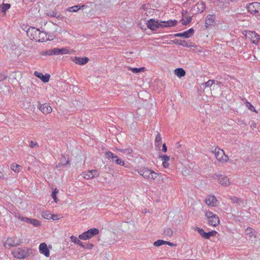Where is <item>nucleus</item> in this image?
I'll list each match as a JSON object with an SVG mask.
<instances>
[{"mask_svg":"<svg viewBox=\"0 0 260 260\" xmlns=\"http://www.w3.org/2000/svg\"><path fill=\"white\" fill-rule=\"evenodd\" d=\"M27 35L30 40L38 42H43L47 40L46 34L35 27H30L28 29Z\"/></svg>","mask_w":260,"mask_h":260,"instance_id":"nucleus-1","label":"nucleus"},{"mask_svg":"<svg viewBox=\"0 0 260 260\" xmlns=\"http://www.w3.org/2000/svg\"><path fill=\"white\" fill-rule=\"evenodd\" d=\"M31 249L26 248H17L12 251V254L14 257L17 258H24L27 257L30 252Z\"/></svg>","mask_w":260,"mask_h":260,"instance_id":"nucleus-2","label":"nucleus"},{"mask_svg":"<svg viewBox=\"0 0 260 260\" xmlns=\"http://www.w3.org/2000/svg\"><path fill=\"white\" fill-rule=\"evenodd\" d=\"M246 39L254 44L257 45L260 41V36L255 31L244 30L242 32Z\"/></svg>","mask_w":260,"mask_h":260,"instance_id":"nucleus-3","label":"nucleus"},{"mask_svg":"<svg viewBox=\"0 0 260 260\" xmlns=\"http://www.w3.org/2000/svg\"><path fill=\"white\" fill-rule=\"evenodd\" d=\"M217 161L220 162H225L229 160V157L225 154L224 151L218 147H216L212 151Z\"/></svg>","mask_w":260,"mask_h":260,"instance_id":"nucleus-4","label":"nucleus"},{"mask_svg":"<svg viewBox=\"0 0 260 260\" xmlns=\"http://www.w3.org/2000/svg\"><path fill=\"white\" fill-rule=\"evenodd\" d=\"M247 9L249 13L255 16L260 15V3L253 2L248 5Z\"/></svg>","mask_w":260,"mask_h":260,"instance_id":"nucleus-5","label":"nucleus"},{"mask_svg":"<svg viewBox=\"0 0 260 260\" xmlns=\"http://www.w3.org/2000/svg\"><path fill=\"white\" fill-rule=\"evenodd\" d=\"M99 233V230L96 228H92L89 229L86 232H85L81 235L79 236V238L83 240H86L89 239L93 237L94 236L98 235Z\"/></svg>","mask_w":260,"mask_h":260,"instance_id":"nucleus-6","label":"nucleus"},{"mask_svg":"<svg viewBox=\"0 0 260 260\" xmlns=\"http://www.w3.org/2000/svg\"><path fill=\"white\" fill-rule=\"evenodd\" d=\"M147 26L148 28L152 30H156L159 28H161L160 21L154 19H150L147 22Z\"/></svg>","mask_w":260,"mask_h":260,"instance_id":"nucleus-7","label":"nucleus"},{"mask_svg":"<svg viewBox=\"0 0 260 260\" xmlns=\"http://www.w3.org/2000/svg\"><path fill=\"white\" fill-rule=\"evenodd\" d=\"M22 243L21 240L16 237L8 238L5 242V246L14 247L20 245Z\"/></svg>","mask_w":260,"mask_h":260,"instance_id":"nucleus-8","label":"nucleus"},{"mask_svg":"<svg viewBox=\"0 0 260 260\" xmlns=\"http://www.w3.org/2000/svg\"><path fill=\"white\" fill-rule=\"evenodd\" d=\"M38 109L44 114L47 115L52 112V108L48 103H44L38 105Z\"/></svg>","mask_w":260,"mask_h":260,"instance_id":"nucleus-9","label":"nucleus"},{"mask_svg":"<svg viewBox=\"0 0 260 260\" xmlns=\"http://www.w3.org/2000/svg\"><path fill=\"white\" fill-rule=\"evenodd\" d=\"M182 16L181 22L183 25H186L189 24L192 20L191 17L187 11H183Z\"/></svg>","mask_w":260,"mask_h":260,"instance_id":"nucleus-10","label":"nucleus"},{"mask_svg":"<svg viewBox=\"0 0 260 260\" xmlns=\"http://www.w3.org/2000/svg\"><path fill=\"white\" fill-rule=\"evenodd\" d=\"M53 53L54 55L67 54L72 53V51L68 48H62L60 49L54 48H53Z\"/></svg>","mask_w":260,"mask_h":260,"instance_id":"nucleus-11","label":"nucleus"},{"mask_svg":"<svg viewBox=\"0 0 260 260\" xmlns=\"http://www.w3.org/2000/svg\"><path fill=\"white\" fill-rule=\"evenodd\" d=\"M206 204L211 207H215L217 205V200L214 196H208L205 199Z\"/></svg>","mask_w":260,"mask_h":260,"instance_id":"nucleus-12","label":"nucleus"},{"mask_svg":"<svg viewBox=\"0 0 260 260\" xmlns=\"http://www.w3.org/2000/svg\"><path fill=\"white\" fill-rule=\"evenodd\" d=\"M178 21L176 20L170 19L168 21H160L161 28L170 27L176 25Z\"/></svg>","mask_w":260,"mask_h":260,"instance_id":"nucleus-13","label":"nucleus"},{"mask_svg":"<svg viewBox=\"0 0 260 260\" xmlns=\"http://www.w3.org/2000/svg\"><path fill=\"white\" fill-rule=\"evenodd\" d=\"M34 75L36 77L40 79L44 83L48 82L50 78V75L49 74H46L44 75L43 73L38 71H35L34 72Z\"/></svg>","mask_w":260,"mask_h":260,"instance_id":"nucleus-14","label":"nucleus"},{"mask_svg":"<svg viewBox=\"0 0 260 260\" xmlns=\"http://www.w3.org/2000/svg\"><path fill=\"white\" fill-rule=\"evenodd\" d=\"M194 30L193 28H190L187 31H185L183 32H179L176 34L175 35V37H182L184 38H190L193 34Z\"/></svg>","mask_w":260,"mask_h":260,"instance_id":"nucleus-15","label":"nucleus"},{"mask_svg":"<svg viewBox=\"0 0 260 260\" xmlns=\"http://www.w3.org/2000/svg\"><path fill=\"white\" fill-rule=\"evenodd\" d=\"M40 252L46 257H49L50 255V252L47 247V245L45 243H42L39 245Z\"/></svg>","mask_w":260,"mask_h":260,"instance_id":"nucleus-16","label":"nucleus"},{"mask_svg":"<svg viewBox=\"0 0 260 260\" xmlns=\"http://www.w3.org/2000/svg\"><path fill=\"white\" fill-rule=\"evenodd\" d=\"M98 175V171L96 170H91L90 171H88L86 173H84L83 177L85 179H89L93 178V177L97 176Z\"/></svg>","mask_w":260,"mask_h":260,"instance_id":"nucleus-17","label":"nucleus"},{"mask_svg":"<svg viewBox=\"0 0 260 260\" xmlns=\"http://www.w3.org/2000/svg\"><path fill=\"white\" fill-rule=\"evenodd\" d=\"M72 60L76 64L80 65H84L88 62V61H89V59L87 57H75Z\"/></svg>","mask_w":260,"mask_h":260,"instance_id":"nucleus-18","label":"nucleus"},{"mask_svg":"<svg viewBox=\"0 0 260 260\" xmlns=\"http://www.w3.org/2000/svg\"><path fill=\"white\" fill-rule=\"evenodd\" d=\"M215 15H208L205 20V26L206 27L213 24L215 21Z\"/></svg>","mask_w":260,"mask_h":260,"instance_id":"nucleus-19","label":"nucleus"},{"mask_svg":"<svg viewBox=\"0 0 260 260\" xmlns=\"http://www.w3.org/2000/svg\"><path fill=\"white\" fill-rule=\"evenodd\" d=\"M151 170L144 168L141 169L138 173L142 175L144 178L149 179L151 175Z\"/></svg>","mask_w":260,"mask_h":260,"instance_id":"nucleus-20","label":"nucleus"},{"mask_svg":"<svg viewBox=\"0 0 260 260\" xmlns=\"http://www.w3.org/2000/svg\"><path fill=\"white\" fill-rule=\"evenodd\" d=\"M208 223L212 226H216L219 223V219L218 217L216 215H215L212 218L209 219Z\"/></svg>","mask_w":260,"mask_h":260,"instance_id":"nucleus-21","label":"nucleus"},{"mask_svg":"<svg viewBox=\"0 0 260 260\" xmlns=\"http://www.w3.org/2000/svg\"><path fill=\"white\" fill-rule=\"evenodd\" d=\"M219 182L222 185L228 186L230 184L229 178L227 177L224 176H220L219 177Z\"/></svg>","mask_w":260,"mask_h":260,"instance_id":"nucleus-22","label":"nucleus"},{"mask_svg":"<svg viewBox=\"0 0 260 260\" xmlns=\"http://www.w3.org/2000/svg\"><path fill=\"white\" fill-rule=\"evenodd\" d=\"M105 156L109 159L112 158L113 160H115L116 161H117V162H118L119 161H121L120 159L118 158L117 156L114 155L112 152L110 151L106 152ZM120 162H122L120 161Z\"/></svg>","mask_w":260,"mask_h":260,"instance_id":"nucleus-23","label":"nucleus"},{"mask_svg":"<svg viewBox=\"0 0 260 260\" xmlns=\"http://www.w3.org/2000/svg\"><path fill=\"white\" fill-rule=\"evenodd\" d=\"M175 74L179 78H181L185 75V71L182 68H178L174 71Z\"/></svg>","mask_w":260,"mask_h":260,"instance_id":"nucleus-24","label":"nucleus"},{"mask_svg":"<svg viewBox=\"0 0 260 260\" xmlns=\"http://www.w3.org/2000/svg\"><path fill=\"white\" fill-rule=\"evenodd\" d=\"M42 217L46 219H52L53 220H58V218H54L52 217V216L49 212L47 211H44L42 212Z\"/></svg>","mask_w":260,"mask_h":260,"instance_id":"nucleus-25","label":"nucleus"},{"mask_svg":"<svg viewBox=\"0 0 260 260\" xmlns=\"http://www.w3.org/2000/svg\"><path fill=\"white\" fill-rule=\"evenodd\" d=\"M85 5H82L81 6H74L71 7H69L67 10V11L70 12H76L79 10L81 9H83V8L85 7Z\"/></svg>","mask_w":260,"mask_h":260,"instance_id":"nucleus-26","label":"nucleus"},{"mask_svg":"<svg viewBox=\"0 0 260 260\" xmlns=\"http://www.w3.org/2000/svg\"><path fill=\"white\" fill-rule=\"evenodd\" d=\"M196 7L198 13H201L205 10V5L203 2L198 3Z\"/></svg>","mask_w":260,"mask_h":260,"instance_id":"nucleus-27","label":"nucleus"},{"mask_svg":"<svg viewBox=\"0 0 260 260\" xmlns=\"http://www.w3.org/2000/svg\"><path fill=\"white\" fill-rule=\"evenodd\" d=\"M11 169L15 172H19L22 170V167L18 164H12Z\"/></svg>","mask_w":260,"mask_h":260,"instance_id":"nucleus-28","label":"nucleus"},{"mask_svg":"<svg viewBox=\"0 0 260 260\" xmlns=\"http://www.w3.org/2000/svg\"><path fill=\"white\" fill-rule=\"evenodd\" d=\"M255 231L251 228H248L245 230V234L250 238L255 235Z\"/></svg>","mask_w":260,"mask_h":260,"instance_id":"nucleus-29","label":"nucleus"},{"mask_svg":"<svg viewBox=\"0 0 260 260\" xmlns=\"http://www.w3.org/2000/svg\"><path fill=\"white\" fill-rule=\"evenodd\" d=\"M71 240L72 242L78 244L83 247H84V246L82 244V243L75 236H72L71 237Z\"/></svg>","mask_w":260,"mask_h":260,"instance_id":"nucleus-30","label":"nucleus"},{"mask_svg":"<svg viewBox=\"0 0 260 260\" xmlns=\"http://www.w3.org/2000/svg\"><path fill=\"white\" fill-rule=\"evenodd\" d=\"M245 104L246 107H247L250 111L254 112L256 113H258V111L255 110L254 106L250 102L246 101Z\"/></svg>","mask_w":260,"mask_h":260,"instance_id":"nucleus-31","label":"nucleus"},{"mask_svg":"<svg viewBox=\"0 0 260 260\" xmlns=\"http://www.w3.org/2000/svg\"><path fill=\"white\" fill-rule=\"evenodd\" d=\"M129 70L131 71L134 73H138L139 72H143L145 71V67H142L140 68H129Z\"/></svg>","mask_w":260,"mask_h":260,"instance_id":"nucleus-32","label":"nucleus"},{"mask_svg":"<svg viewBox=\"0 0 260 260\" xmlns=\"http://www.w3.org/2000/svg\"><path fill=\"white\" fill-rule=\"evenodd\" d=\"M173 232L172 229L170 228H166L165 229L164 232V235L165 237H171L173 235Z\"/></svg>","mask_w":260,"mask_h":260,"instance_id":"nucleus-33","label":"nucleus"},{"mask_svg":"<svg viewBox=\"0 0 260 260\" xmlns=\"http://www.w3.org/2000/svg\"><path fill=\"white\" fill-rule=\"evenodd\" d=\"M120 152L125 154L126 155H130L132 152V150L130 148L126 149H117Z\"/></svg>","mask_w":260,"mask_h":260,"instance_id":"nucleus-34","label":"nucleus"},{"mask_svg":"<svg viewBox=\"0 0 260 260\" xmlns=\"http://www.w3.org/2000/svg\"><path fill=\"white\" fill-rule=\"evenodd\" d=\"M161 139H162V138H161L160 134L159 133H157L156 135L155 138V141L156 143H157V146L159 147L160 145L161 144Z\"/></svg>","mask_w":260,"mask_h":260,"instance_id":"nucleus-35","label":"nucleus"},{"mask_svg":"<svg viewBox=\"0 0 260 260\" xmlns=\"http://www.w3.org/2000/svg\"><path fill=\"white\" fill-rule=\"evenodd\" d=\"M53 49H49L48 50L42 51L41 53V54L44 56L47 55H54L53 53Z\"/></svg>","mask_w":260,"mask_h":260,"instance_id":"nucleus-36","label":"nucleus"},{"mask_svg":"<svg viewBox=\"0 0 260 260\" xmlns=\"http://www.w3.org/2000/svg\"><path fill=\"white\" fill-rule=\"evenodd\" d=\"M11 5L9 4H3L1 7L2 11L4 12L9 9Z\"/></svg>","mask_w":260,"mask_h":260,"instance_id":"nucleus-37","label":"nucleus"},{"mask_svg":"<svg viewBox=\"0 0 260 260\" xmlns=\"http://www.w3.org/2000/svg\"><path fill=\"white\" fill-rule=\"evenodd\" d=\"M35 226H39L41 224V222L39 220L36 219H31L30 223Z\"/></svg>","mask_w":260,"mask_h":260,"instance_id":"nucleus-38","label":"nucleus"},{"mask_svg":"<svg viewBox=\"0 0 260 260\" xmlns=\"http://www.w3.org/2000/svg\"><path fill=\"white\" fill-rule=\"evenodd\" d=\"M217 234V232L215 231H212L208 233H206L205 239H209L210 237L214 236Z\"/></svg>","mask_w":260,"mask_h":260,"instance_id":"nucleus-39","label":"nucleus"},{"mask_svg":"<svg viewBox=\"0 0 260 260\" xmlns=\"http://www.w3.org/2000/svg\"><path fill=\"white\" fill-rule=\"evenodd\" d=\"M165 242L166 241H164L162 240H158L154 242L153 245L155 246L158 247L165 244Z\"/></svg>","mask_w":260,"mask_h":260,"instance_id":"nucleus-40","label":"nucleus"},{"mask_svg":"<svg viewBox=\"0 0 260 260\" xmlns=\"http://www.w3.org/2000/svg\"><path fill=\"white\" fill-rule=\"evenodd\" d=\"M230 198L233 203L239 204L241 202V200L237 197L231 196L230 197Z\"/></svg>","mask_w":260,"mask_h":260,"instance_id":"nucleus-41","label":"nucleus"},{"mask_svg":"<svg viewBox=\"0 0 260 260\" xmlns=\"http://www.w3.org/2000/svg\"><path fill=\"white\" fill-rule=\"evenodd\" d=\"M160 158H161V160L163 162H168L170 160V157L166 155H161L160 156Z\"/></svg>","mask_w":260,"mask_h":260,"instance_id":"nucleus-42","label":"nucleus"},{"mask_svg":"<svg viewBox=\"0 0 260 260\" xmlns=\"http://www.w3.org/2000/svg\"><path fill=\"white\" fill-rule=\"evenodd\" d=\"M178 44L180 45H181V46H182L183 47H188L193 46V45H188L187 42L186 41H185V40H181V41H180L178 42Z\"/></svg>","mask_w":260,"mask_h":260,"instance_id":"nucleus-43","label":"nucleus"},{"mask_svg":"<svg viewBox=\"0 0 260 260\" xmlns=\"http://www.w3.org/2000/svg\"><path fill=\"white\" fill-rule=\"evenodd\" d=\"M197 231L202 237L205 238L206 233L202 229L197 228Z\"/></svg>","mask_w":260,"mask_h":260,"instance_id":"nucleus-44","label":"nucleus"},{"mask_svg":"<svg viewBox=\"0 0 260 260\" xmlns=\"http://www.w3.org/2000/svg\"><path fill=\"white\" fill-rule=\"evenodd\" d=\"M215 215V214H214L212 212L210 211H206L205 213V216L207 217L208 220Z\"/></svg>","mask_w":260,"mask_h":260,"instance_id":"nucleus-45","label":"nucleus"},{"mask_svg":"<svg viewBox=\"0 0 260 260\" xmlns=\"http://www.w3.org/2000/svg\"><path fill=\"white\" fill-rule=\"evenodd\" d=\"M29 146L30 148L38 147L39 144L35 141H31L29 143Z\"/></svg>","mask_w":260,"mask_h":260,"instance_id":"nucleus-46","label":"nucleus"},{"mask_svg":"<svg viewBox=\"0 0 260 260\" xmlns=\"http://www.w3.org/2000/svg\"><path fill=\"white\" fill-rule=\"evenodd\" d=\"M214 83V81L212 80H208L205 83V86L206 87L212 86Z\"/></svg>","mask_w":260,"mask_h":260,"instance_id":"nucleus-47","label":"nucleus"},{"mask_svg":"<svg viewBox=\"0 0 260 260\" xmlns=\"http://www.w3.org/2000/svg\"><path fill=\"white\" fill-rule=\"evenodd\" d=\"M158 176L157 174L154 171H151V175L150 176V179L154 180L156 179L157 176Z\"/></svg>","mask_w":260,"mask_h":260,"instance_id":"nucleus-48","label":"nucleus"},{"mask_svg":"<svg viewBox=\"0 0 260 260\" xmlns=\"http://www.w3.org/2000/svg\"><path fill=\"white\" fill-rule=\"evenodd\" d=\"M19 219L20 220L23 221H25L26 223H30V219H29L28 218L24 217H22V216H19Z\"/></svg>","mask_w":260,"mask_h":260,"instance_id":"nucleus-49","label":"nucleus"},{"mask_svg":"<svg viewBox=\"0 0 260 260\" xmlns=\"http://www.w3.org/2000/svg\"><path fill=\"white\" fill-rule=\"evenodd\" d=\"M51 196H52V198L54 200V201L55 203H57V197H56V194H55V192H52Z\"/></svg>","mask_w":260,"mask_h":260,"instance_id":"nucleus-50","label":"nucleus"},{"mask_svg":"<svg viewBox=\"0 0 260 260\" xmlns=\"http://www.w3.org/2000/svg\"><path fill=\"white\" fill-rule=\"evenodd\" d=\"M7 77L5 75L0 73V82L4 80Z\"/></svg>","mask_w":260,"mask_h":260,"instance_id":"nucleus-51","label":"nucleus"},{"mask_svg":"<svg viewBox=\"0 0 260 260\" xmlns=\"http://www.w3.org/2000/svg\"><path fill=\"white\" fill-rule=\"evenodd\" d=\"M162 151L164 152H166L167 151V148L165 143L162 145Z\"/></svg>","mask_w":260,"mask_h":260,"instance_id":"nucleus-52","label":"nucleus"},{"mask_svg":"<svg viewBox=\"0 0 260 260\" xmlns=\"http://www.w3.org/2000/svg\"><path fill=\"white\" fill-rule=\"evenodd\" d=\"M162 165L164 168H167L169 167L170 164H162Z\"/></svg>","mask_w":260,"mask_h":260,"instance_id":"nucleus-53","label":"nucleus"},{"mask_svg":"<svg viewBox=\"0 0 260 260\" xmlns=\"http://www.w3.org/2000/svg\"><path fill=\"white\" fill-rule=\"evenodd\" d=\"M165 244H167V245H169L170 246H173L174 245L173 243H171V242H168V241H166Z\"/></svg>","mask_w":260,"mask_h":260,"instance_id":"nucleus-54","label":"nucleus"},{"mask_svg":"<svg viewBox=\"0 0 260 260\" xmlns=\"http://www.w3.org/2000/svg\"><path fill=\"white\" fill-rule=\"evenodd\" d=\"M51 215L52 216V217H53L54 218H58V219H59L57 215L51 214Z\"/></svg>","mask_w":260,"mask_h":260,"instance_id":"nucleus-55","label":"nucleus"},{"mask_svg":"<svg viewBox=\"0 0 260 260\" xmlns=\"http://www.w3.org/2000/svg\"><path fill=\"white\" fill-rule=\"evenodd\" d=\"M52 192H55V194H56V193L58 192V190L57 188H55Z\"/></svg>","mask_w":260,"mask_h":260,"instance_id":"nucleus-56","label":"nucleus"},{"mask_svg":"<svg viewBox=\"0 0 260 260\" xmlns=\"http://www.w3.org/2000/svg\"><path fill=\"white\" fill-rule=\"evenodd\" d=\"M122 165H123L124 167H128V166H127L128 164H125V163H123V164H122Z\"/></svg>","mask_w":260,"mask_h":260,"instance_id":"nucleus-57","label":"nucleus"},{"mask_svg":"<svg viewBox=\"0 0 260 260\" xmlns=\"http://www.w3.org/2000/svg\"><path fill=\"white\" fill-rule=\"evenodd\" d=\"M3 176V173L2 172L0 171V178H1Z\"/></svg>","mask_w":260,"mask_h":260,"instance_id":"nucleus-58","label":"nucleus"}]
</instances>
